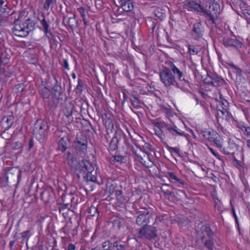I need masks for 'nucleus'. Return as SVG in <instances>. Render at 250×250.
Wrapping results in <instances>:
<instances>
[{"label":"nucleus","mask_w":250,"mask_h":250,"mask_svg":"<svg viewBox=\"0 0 250 250\" xmlns=\"http://www.w3.org/2000/svg\"><path fill=\"white\" fill-rule=\"evenodd\" d=\"M28 14L27 11L25 10L19 13L18 18L17 19V26L19 25V28L17 27V31H18L19 34H17V36L26 37L30 31L34 29L35 22L29 17L25 19Z\"/></svg>","instance_id":"nucleus-1"},{"label":"nucleus","mask_w":250,"mask_h":250,"mask_svg":"<svg viewBox=\"0 0 250 250\" xmlns=\"http://www.w3.org/2000/svg\"><path fill=\"white\" fill-rule=\"evenodd\" d=\"M187 6L188 10L205 17L211 23L215 24L214 16L208 10L207 5H206L201 1L198 2L196 0H190L188 1Z\"/></svg>","instance_id":"nucleus-2"},{"label":"nucleus","mask_w":250,"mask_h":250,"mask_svg":"<svg viewBox=\"0 0 250 250\" xmlns=\"http://www.w3.org/2000/svg\"><path fill=\"white\" fill-rule=\"evenodd\" d=\"M87 147L86 136L82 133L77 134L72 144V152L78 157L83 158L87 153Z\"/></svg>","instance_id":"nucleus-3"},{"label":"nucleus","mask_w":250,"mask_h":250,"mask_svg":"<svg viewBox=\"0 0 250 250\" xmlns=\"http://www.w3.org/2000/svg\"><path fill=\"white\" fill-rule=\"evenodd\" d=\"M48 128L47 122L42 119L36 121L34 125L33 134L41 143H44L46 137L45 132Z\"/></svg>","instance_id":"nucleus-4"},{"label":"nucleus","mask_w":250,"mask_h":250,"mask_svg":"<svg viewBox=\"0 0 250 250\" xmlns=\"http://www.w3.org/2000/svg\"><path fill=\"white\" fill-rule=\"evenodd\" d=\"M171 68L164 67L159 72V76L161 82L167 88H171L172 86L178 88L179 84L174 74L171 72Z\"/></svg>","instance_id":"nucleus-5"},{"label":"nucleus","mask_w":250,"mask_h":250,"mask_svg":"<svg viewBox=\"0 0 250 250\" xmlns=\"http://www.w3.org/2000/svg\"><path fill=\"white\" fill-rule=\"evenodd\" d=\"M202 235L201 238L204 241L205 246L209 250H213V232L209 227L202 226L201 228Z\"/></svg>","instance_id":"nucleus-6"},{"label":"nucleus","mask_w":250,"mask_h":250,"mask_svg":"<svg viewBox=\"0 0 250 250\" xmlns=\"http://www.w3.org/2000/svg\"><path fill=\"white\" fill-rule=\"evenodd\" d=\"M171 71L174 75H176L177 78V83L180 86L178 88L183 91H185L188 87H189V82L188 80L185 79L184 74L178 68H177L173 63L170 65Z\"/></svg>","instance_id":"nucleus-7"},{"label":"nucleus","mask_w":250,"mask_h":250,"mask_svg":"<svg viewBox=\"0 0 250 250\" xmlns=\"http://www.w3.org/2000/svg\"><path fill=\"white\" fill-rule=\"evenodd\" d=\"M73 198L72 194L65 195L62 194V200L63 203L59 207V212L65 218L68 216V213L72 207V202Z\"/></svg>","instance_id":"nucleus-8"},{"label":"nucleus","mask_w":250,"mask_h":250,"mask_svg":"<svg viewBox=\"0 0 250 250\" xmlns=\"http://www.w3.org/2000/svg\"><path fill=\"white\" fill-rule=\"evenodd\" d=\"M78 157L77 155L74 154V152H68L67 154L66 159L71 171L73 172H82L83 171V166L82 163L78 162Z\"/></svg>","instance_id":"nucleus-9"},{"label":"nucleus","mask_w":250,"mask_h":250,"mask_svg":"<svg viewBox=\"0 0 250 250\" xmlns=\"http://www.w3.org/2000/svg\"><path fill=\"white\" fill-rule=\"evenodd\" d=\"M156 236V229L154 226L146 225L141 228L138 231V236L140 238H145L150 240Z\"/></svg>","instance_id":"nucleus-10"},{"label":"nucleus","mask_w":250,"mask_h":250,"mask_svg":"<svg viewBox=\"0 0 250 250\" xmlns=\"http://www.w3.org/2000/svg\"><path fill=\"white\" fill-rule=\"evenodd\" d=\"M222 43L225 47H233L236 50H239L243 45L242 42L237 39L235 36H234L233 38L228 37H223L222 40Z\"/></svg>","instance_id":"nucleus-11"},{"label":"nucleus","mask_w":250,"mask_h":250,"mask_svg":"<svg viewBox=\"0 0 250 250\" xmlns=\"http://www.w3.org/2000/svg\"><path fill=\"white\" fill-rule=\"evenodd\" d=\"M151 214L147 209L139 211V214L136 218V224L138 226H146L150 223Z\"/></svg>","instance_id":"nucleus-12"},{"label":"nucleus","mask_w":250,"mask_h":250,"mask_svg":"<svg viewBox=\"0 0 250 250\" xmlns=\"http://www.w3.org/2000/svg\"><path fill=\"white\" fill-rule=\"evenodd\" d=\"M118 140L119 143H123L126 146L129 145V139L130 138V134L126 129V132H124L122 129H117L114 134Z\"/></svg>","instance_id":"nucleus-13"},{"label":"nucleus","mask_w":250,"mask_h":250,"mask_svg":"<svg viewBox=\"0 0 250 250\" xmlns=\"http://www.w3.org/2000/svg\"><path fill=\"white\" fill-rule=\"evenodd\" d=\"M203 33V26L201 22H198L194 23L191 31V36L193 39L195 40L202 39Z\"/></svg>","instance_id":"nucleus-14"},{"label":"nucleus","mask_w":250,"mask_h":250,"mask_svg":"<svg viewBox=\"0 0 250 250\" xmlns=\"http://www.w3.org/2000/svg\"><path fill=\"white\" fill-rule=\"evenodd\" d=\"M166 129L168 132L173 137H176L177 136H184L188 138V134L186 133L184 131L179 129L178 127L173 124H169L166 125Z\"/></svg>","instance_id":"nucleus-15"},{"label":"nucleus","mask_w":250,"mask_h":250,"mask_svg":"<svg viewBox=\"0 0 250 250\" xmlns=\"http://www.w3.org/2000/svg\"><path fill=\"white\" fill-rule=\"evenodd\" d=\"M74 108V107L73 104L71 103H69L65 104L63 109V113L67 119V122L69 124L73 122L72 114Z\"/></svg>","instance_id":"nucleus-16"},{"label":"nucleus","mask_w":250,"mask_h":250,"mask_svg":"<svg viewBox=\"0 0 250 250\" xmlns=\"http://www.w3.org/2000/svg\"><path fill=\"white\" fill-rule=\"evenodd\" d=\"M70 145V139L68 137H62L58 143L57 150L61 151L63 153L66 151Z\"/></svg>","instance_id":"nucleus-17"},{"label":"nucleus","mask_w":250,"mask_h":250,"mask_svg":"<svg viewBox=\"0 0 250 250\" xmlns=\"http://www.w3.org/2000/svg\"><path fill=\"white\" fill-rule=\"evenodd\" d=\"M116 186L113 184H111L109 187V190L110 194H112L113 192H115V197L117 202L120 204L124 203L125 198L123 195V192L121 189L115 190Z\"/></svg>","instance_id":"nucleus-18"},{"label":"nucleus","mask_w":250,"mask_h":250,"mask_svg":"<svg viewBox=\"0 0 250 250\" xmlns=\"http://www.w3.org/2000/svg\"><path fill=\"white\" fill-rule=\"evenodd\" d=\"M211 79H212L214 86H227L228 84L224 79L216 73H213L211 75Z\"/></svg>","instance_id":"nucleus-19"},{"label":"nucleus","mask_w":250,"mask_h":250,"mask_svg":"<svg viewBox=\"0 0 250 250\" xmlns=\"http://www.w3.org/2000/svg\"><path fill=\"white\" fill-rule=\"evenodd\" d=\"M102 119L105 127H106L107 134L112 132L114 129V123L112 119L110 117H107L106 114L102 115Z\"/></svg>","instance_id":"nucleus-20"},{"label":"nucleus","mask_w":250,"mask_h":250,"mask_svg":"<svg viewBox=\"0 0 250 250\" xmlns=\"http://www.w3.org/2000/svg\"><path fill=\"white\" fill-rule=\"evenodd\" d=\"M217 133L216 131L213 129H204L201 130L200 131V134L202 135L204 139L209 142L213 141V139H214V137Z\"/></svg>","instance_id":"nucleus-21"},{"label":"nucleus","mask_w":250,"mask_h":250,"mask_svg":"<svg viewBox=\"0 0 250 250\" xmlns=\"http://www.w3.org/2000/svg\"><path fill=\"white\" fill-rule=\"evenodd\" d=\"M230 114L227 111L226 108H223V109H217L216 115V117L218 121L219 119L225 120L227 121H229L230 119Z\"/></svg>","instance_id":"nucleus-22"},{"label":"nucleus","mask_w":250,"mask_h":250,"mask_svg":"<svg viewBox=\"0 0 250 250\" xmlns=\"http://www.w3.org/2000/svg\"><path fill=\"white\" fill-rule=\"evenodd\" d=\"M46 37L49 39L52 48H56L58 46H61V43H60L59 41H62L59 36L55 35L52 33L51 35H48Z\"/></svg>","instance_id":"nucleus-23"},{"label":"nucleus","mask_w":250,"mask_h":250,"mask_svg":"<svg viewBox=\"0 0 250 250\" xmlns=\"http://www.w3.org/2000/svg\"><path fill=\"white\" fill-rule=\"evenodd\" d=\"M168 174L171 179L174 180L173 182L175 183L177 187L183 188H187V184L182 179L177 178L174 173H168Z\"/></svg>","instance_id":"nucleus-24"},{"label":"nucleus","mask_w":250,"mask_h":250,"mask_svg":"<svg viewBox=\"0 0 250 250\" xmlns=\"http://www.w3.org/2000/svg\"><path fill=\"white\" fill-rule=\"evenodd\" d=\"M133 0H121L120 6L125 12H130L133 9Z\"/></svg>","instance_id":"nucleus-25"},{"label":"nucleus","mask_w":250,"mask_h":250,"mask_svg":"<svg viewBox=\"0 0 250 250\" xmlns=\"http://www.w3.org/2000/svg\"><path fill=\"white\" fill-rule=\"evenodd\" d=\"M41 198L45 203H50L54 200V194L52 191L45 190L42 193Z\"/></svg>","instance_id":"nucleus-26"},{"label":"nucleus","mask_w":250,"mask_h":250,"mask_svg":"<svg viewBox=\"0 0 250 250\" xmlns=\"http://www.w3.org/2000/svg\"><path fill=\"white\" fill-rule=\"evenodd\" d=\"M15 117L13 115H9L4 117L2 119V124L6 129L9 128L13 124Z\"/></svg>","instance_id":"nucleus-27"},{"label":"nucleus","mask_w":250,"mask_h":250,"mask_svg":"<svg viewBox=\"0 0 250 250\" xmlns=\"http://www.w3.org/2000/svg\"><path fill=\"white\" fill-rule=\"evenodd\" d=\"M130 101L132 106L136 109L141 107V105L144 104L143 101L139 99L138 95L137 94H132L131 95Z\"/></svg>","instance_id":"nucleus-28"},{"label":"nucleus","mask_w":250,"mask_h":250,"mask_svg":"<svg viewBox=\"0 0 250 250\" xmlns=\"http://www.w3.org/2000/svg\"><path fill=\"white\" fill-rule=\"evenodd\" d=\"M44 103L46 109L49 110H54L57 106L56 100L54 99L52 97L45 99Z\"/></svg>","instance_id":"nucleus-29"},{"label":"nucleus","mask_w":250,"mask_h":250,"mask_svg":"<svg viewBox=\"0 0 250 250\" xmlns=\"http://www.w3.org/2000/svg\"><path fill=\"white\" fill-rule=\"evenodd\" d=\"M42 16L43 19L41 21V24L42 26V30L45 33L46 36H48V35H51L52 32L49 29V25L45 20L44 14L42 15Z\"/></svg>","instance_id":"nucleus-30"},{"label":"nucleus","mask_w":250,"mask_h":250,"mask_svg":"<svg viewBox=\"0 0 250 250\" xmlns=\"http://www.w3.org/2000/svg\"><path fill=\"white\" fill-rule=\"evenodd\" d=\"M53 91L54 92V95L57 100L60 98L62 94L64 92V89L62 87L61 85L58 83L57 81H56V83L54 86L52 88Z\"/></svg>","instance_id":"nucleus-31"},{"label":"nucleus","mask_w":250,"mask_h":250,"mask_svg":"<svg viewBox=\"0 0 250 250\" xmlns=\"http://www.w3.org/2000/svg\"><path fill=\"white\" fill-rule=\"evenodd\" d=\"M120 144L118 142L117 138L115 137V135H114L113 137L111 139L108 146V151L109 152L111 151H114L116 150L118 148V146Z\"/></svg>","instance_id":"nucleus-32"},{"label":"nucleus","mask_w":250,"mask_h":250,"mask_svg":"<svg viewBox=\"0 0 250 250\" xmlns=\"http://www.w3.org/2000/svg\"><path fill=\"white\" fill-rule=\"evenodd\" d=\"M10 57L5 52H1L0 55V66L8 64Z\"/></svg>","instance_id":"nucleus-33"},{"label":"nucleus","mask_w":250,"mask_h":250,"mask_svg":"<svg viewBox=\"0 0 250 250\" xmlns=\"http://www.w3.org/2000/svg\"><path fill=\"white\" fill-rule=\"evenodd\" d=\"M82 165L87 172H93L94 170V165L89 161L83 160Z\"/></svg>","instance_id":"nucleus-34"},{"label":"nucleus","mask_w":250,"mask_h":250,"mask_svg":"<svg viewBox=\"0 0 250 250\" xmlns=\"http://www.w3.org/2000/svg\"><path fill=\"white\" fill-rule=\"evenodd\" d=\"M213 141H211V142H213V144L217 146L218 148H221L223 146V139L219 135L218 133L216 134L215 137H214V139H213Z\"/></svg>","instance_id":"nucleus-35"},{"label":"nucleus","mask_w":250,"mask_h":250,"mask_svg":"<svg viewBox=\"0 0 250 250\" xmlns=\"http://www.w3.org/2000/svg\"><path fill=\"white\" fill-rule=\"evenodd\" d=\"M67 23L69 26L72 30L78 26V21L74 16L69 18Z\"/></svg>","instance_id":"nucleus-36"},{"label":"nucleus","mask_w":250,"mask_h":250,"mask_svg":"<svg viewBox=\"0 0 250 250\" xmlns=\"http://www.w3.org/2000/svg\"><path fill=\"white\" fill-rule=\"evenodd\" d=\"M77 10L80 13V14L81 15V16L83 18V21L84 23V24H86V21L85 20V16L86 14L88 13V9L85 7H81L77 9Z\"/></svg>","instance_id":"nucleus-37"},{"label":"nucleus","mask_w":250,"mask_h":250,"mask_svg":"<svg viewBox=\"0 0 250 250\" xmlns=\"http://www.w3.org/2000/svg\"><path fill=\"white\" fill-rule=\"evenodd\" d=\"M83 90V83L82 79H79L78 84L75 88V91L77 94L81 95Z\"/></svg>","instance_id":"nucleus-38"},{"label":"nucleus","mask_w":250,"mask_h":250,"mask_svg":"<svg viewBox=\"0 0 250 250\" xmlns=\"http://www.w3.org/2000/svg\"><path fill=\"white\" fill-rule=\"evenodd\" d=\"M76 104L77 106L80 107V111L81 112L84 111L88 106V103L87 102H85L84 101L81 100L76 102Z\"/></svg>","instance_id":"nucleus-39"},{"label":"nucleus","mask_w":250,"mask_h":250,"mask_svg":"<svg viewBox=\"0 0 250 250\" xmlns=\"http://www.w3.org/2000/svg\"><path fill=\"white\" fill-rule=\"evenodd\" d=\"M229 66L233 69V72L236 74V76L241 75L242 74V70L237 66L234 65L233 63H229Z\"/></svg>","instance_id":"nucleus-40"},{"label":"nucleus","mask_w":250,"mask_h":250,"mask_svg":"<svg viewBox=\"0 0 250 250\" xmlns=\"http://www.w3.org/2000/svg\"><path fill=\"white\" fill-rule=\"evenodd\" d=\"M41 94L43 99V101L46 99L50 98V92L46 87H44L41 90Z\"/></svg>","instance_id":"nucleus-41"},{"label":"nucleus","mask_w":250,"mask_h":250,"mask_svg":"<svg viewBox=\"0 0 250 250\" xmlns=\"http://www.w3.org/2000/svg\"><path fill=\"white\" fill-rule=\"evenodd\" d=\"M10 11L6 4L0 3V15L5 16L8 15Z\"/></svg>","instance_id":"nucleus-42"},{"label":"nucleus","mask_w":250,"mask_h":250,"mask_svg":"<svg viewBox=\"0 0 250 250\" xmlns=\"http://www.w3.org/2000/svg\"><path fill=\"white\" fill-rule=\"evenodd\" d=\"M88 213L93 217L99 215L100 214L97 208L93 205L89 208Z\"/></svg>","instance_id":"nucleus-43"},{"label":"nucleus","mask_w":250,"mask_h":250,"mask_svg":"<svg viewBox=\"0 0 250 250\" xmlns=\"http://www.w3.org/2000/svg\"><path fill=\"white\" fill-rule=\"evenodd\" d=\"M168 219V216L167 215L164 214L162 215L157 216L156 217L155 222L153 225H155L158 223H165V221Z\"/></svg>","instance_id":"nucleus-44"},{"label":"nucleus","mask_w":250,"mask_h":250,"mask_svg":"<svg viewBox=\"0 0 250 250\" xmlns=\"http://www.w3.org/2000/svg\"><path fill=\"white\" fill-rule=\"evenodd\" d=\"M23 169L24 171L27 172H33L36 170L35 164H29L27 163L24 166Z\"/></svg>","instance_id":"nucleus-45"},{"label":"nucleus","mask_w":250,"mask_h":250,"mask_svg":"<svg viewBox=\"0 0 250 250\" xmlns=\"http://www.w3.org/2000/svg\"><path fill=\"white\" fill-rule=\"evenodd\" d=\"M188 52L190 55H197L199 52L198 48L194 45L188 44Z\"/></svg>","instance_id":"nucleus-46"},{"label":"nucleus","mask_w":250,"mask_h":250,"mask_svg":"<svg viewBox=\"0 0 250 250\" xmlns=\"http://www.w3.org/2000/svg\"><path fill=\"white\" fill-rule=\"evenodd\" d=\"M87 182H91L97 183V177L95 175H93L92 173H86L85 177Z\"/></svg>","instance_id":"nucleus-47"},{"label":"nucleus","mask_w":250,"mask_h":250,"mask_svg":"<svg viewBox=\"0 0 250 250\" xmlns=\"http://www.w3.org/2000/svg\"><path fill=\"white\" fill-rule=\"evenodd\" d=\"M112 246V243L109 240H106L102 244V249L103 250H109Z\"/></svg>","instance_id":"nucleus-48"},{"label":"nucleus","mask_w":250,"mask_h":250,"mask_svg":"<svg viewBox=\"0 0 250 250\" xmlns=\"http://www.w3.org/2000/svg\"><path fill=\"white\" fill-rule=\"evenodd\" d=\"M113 246L116 248L117 250H124L125 249V245L121 244L119 242L116 241L113 244Z\"/></svg>","instance_id":"nucleus-49"},{"label":"nucleus","mask_w":250,"mask_h":250,"mask_svg":"<svg viewBox=\"0 0 250 250\" xmlns=\"http://www.w3.org/2000/svg\"><path fill=\"white\" fill-rule=\"evenodd\" d=\"M53 2H56V0H45V1L43 3V8L46 10H48L50 5Z\"/></svg>","instance_id":"nucleus-50"},{"label":"nucleus","mask_w":250,"mask_h":250,"mask_svg":"<svg viewBox=\"0 0 250 250\" xmlns=\"http://www.w3.org/2000/svg\"><path fill=\"white\" fill-rule=\"evenodd\" d=\"M230 204H231V203L230 202ZM231 205V210H232V215H233V216L235 219V224L237 225V226L238 227V230L240 229V228H239V222H238V217H237V216L236 215V213L235 212V209H234V208L233 207V205L232 204Z\"/></svg>","instance_id":"nucleus-51"},{"label":"nucleus","mask_w":250,"mask_h":250,"mask_svg":"<svg viewBox=\"0 0 250 250\" xmlns=\"http://www.w3.org/2000/svg\"><path fill=\"white\" fill-rule=\"evenodd\" d=\"M167 147L168 149V150L171 153H174L177 155L180 156V149L177 147H170L168 146H167Z\"/></svg>","instance_id":"nucleus-52"},{"label":"nucleus","mask_w":250,"mask_h":250,"mask_svg":"<svg viewBox=\"0 0 250 250\" xmlns=\"http://www.w3.org/2000/svg\"><path fill=\"white\" fill-rule=\"evenodd\" d=\"M25 89V86L23 83H20L17 84V95H18L19 93H22Z\"/></svg>","instance_id":"nucleus-53"},{"label":"nucleus","mask_w":250,"mask_h":250,"mask_svg":"<svg viewBox=\"0 0 250 250\" xmlns=\"http://www.w3.org/2000/svg\"><path fill=\"white\" fill-rule=\"evenodd\" d=\"M169 124L166 123L165 122H155L154 123V125L157 127L159 129H162L163 128H166V125H168Z\"/></svg>","instance_id":"nucleus-54"},{"label":"nucleus","mask_w":250,"mask_h":250,"mask_svg":"<svg viewBox=\"0 0 250 250\" xmlns=\"http://www.w3.org/2000/svg\"><path fill=\"white\" fill-rule=\"evenodd\" d=\"M113 157L116 162L121 163H124L125 160V157L122 155H115Z\"/></svg>","instance_id":"nucleus-55"},{"label":"nucleus","mask_w":250,"mask_h":250,"mask_svg":"<svg viewBox=\"0 0 250 250\" xmlns=\"http://www.w3.org/2000/svg\"><path fill=\"white\" fill-rule=\"evenodd\" d=\"M245 81V78L243 76V74L236 76V83L237 84H241Z\"/></svg>","instance_id":"nucleus-56"},{"label":"nucleus","mask_w":250,"mask_h":250,"mask_svg":"<svg viewBox=\"0 0 250 250\" xmlns=\"http://www.w3.org/2000/svg\"><path fill=\"white\" fill-rule=\"evenodd\" d=\"M243 16L242 15V17H243L246 20L248 21L249 20H250V13L249 11V10L245 9L242 12Z\"/></svg>","instance_id":"nucleus-57"},{"label":"nucleus","mask_w":250,"mask_h":250,"mask_svg":"<svg viewBox=\"0 0 250 250\" xmlns=\"http://www.w3.org/2000/svg\"><path fill=\"white\" fill-rule=\"evenodd\" d=\"M60 62L64 68L67 70L69 69V64L67 59H63L62 62H61L60 61Z\"/></svg>","instance_id":"nucleus-58"},{"label":"nucleus","mask_w":250,"mask_h":250,"mask_svg":"<svg viewBox=\"0 0 250 250\" xmlns=\"http://www.w3.org/2000/svg\"><path fill=\"white\" fill-rule=\"evenodd\" d=\"M204 83L208 85H213V82L212 79H211V75H208V78L204 80Z\"/></svg>","instance_id":"nucleus-59"},{"label":"nucleus","mask_w":250,"mask_h":250,"mask_svg":"<svg viewBox=\"0 0 250 250\" xmlns=\"http://www.w3.org/2000/svg\"><path fill=\"white\" fill-rule=\"evenodd\" d=\"M223 152H224V154H227V155H233V154L234 153V152L231 151L229 148H224L223 150Z\"/></svg>","instance_id":"nucleus-60"},{"label":"nucleus","mask_w":250,"mask_h":250,"mask_svg":"<svg viewBox=\"0 0 250 250\" xmlns=\"http://www.w3.org/2000/svg\"><path fill=\"white\" fill-rule=\"evenodd\" d=\"M66 250H76V246L74 244L70 243L67 246V249Z\"/></svg>","instance_id":"nucleus-61"},{"label":"nucleus","mask_w":250,"mask_h":250,"mask_svg":"<svg viewBox=\"0 0 250 250\" xmlns=\"http://www.w3.org/2000/svg\"><path fill=\"white\" fill-rule=\"evenodd\" d=\"M211 177L212 180L214 182L217 183L219 181V178L217 177H216V176H215L214 175L213 173H211Z\"/></svg>","instance_id":"nucleus-62"},{"label":"nucleus","mask_w":250,"mask_h":250,"mask_svg":"<svg viewBox=\"0 0 250 250\" xmlns=\"http://www.w3.org/2000/svg\"><path fill=\"white\" fill-rule=\"evenodd\" d=\"M156 134L160 138H162L163 136H165L164 132L162 129H159L158 132H156Z\"/></svg>","instance_id":"nucleus-63"},{"label":"nucleus","mask_w":250,"mask_h":250,"mask_svg":"<svg viewBox=\"0 0 250 250\" xmlns=\"http://www.w3.org/2000/svg\"><path fill=\"white\" fill-rule=\"evenodd\" d=\"M14 71H11L10 69L6 72V73L5 74V76L8 77H10L14 73Z\"/></svg>","instance_id":"nucleus-64"}]
</instances>
